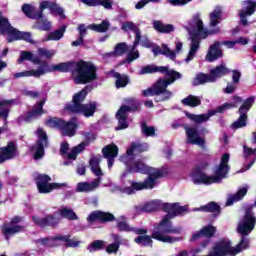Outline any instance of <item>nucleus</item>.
Returning a JSON list of instances; mask_svg holds the SVG:
<instances>
[{
	"label": "nucleus",
	"mask_w": 256,
	"mask_h": 256,
	"mask_svg": "<svg viewBox=\"0 0 256 256\" xmlns=\"http://www.w3.org/2000/svg\"><path fill=\"white\" fill-rule=\"evenodd\" d=\"M163 211L167 213L161 219V221L154 226V231L149 236L146 234H137L138 237L134 239V242L141 247H153V239L160 241V243H177L183 241L182 236L173 237L170 235H181L183 228L181 226L174 227L171 219L187 213V206H181L179 203L175 204H163Z\"/></svg>",
	"instance_id": "obj_1"
},
{
	"label": "nucleus",
	"mask_w": 256,
	"mask_h": 256,
	"mask_svg": "<svg viewBox=\"0 0 256 256\" xmlns=\"http://www.w3.org/2000/svg\"><path fill=\"white\" fill-rule=\"evenodd\" d=\"M30 61L34 65H39L38 69L34 70V72H38V77L58 71V73H71L75 85H87V83L97 81V66L91 61L80 59L78 61L61 62L50 66L49 62L33 55Z\"/></svg>",
	"instance_id": "obj_2"
},
{
	"label": "nucleus",
	"mask_w": 256,
	"mask_h": 256,
	"mask_svg": "<svg viewBox=\"0 0 256 256\" xmlns=\"http://www.w3.org/2000/svg\"><path fill=\"white\" fill-rule=\"evenodd\" d=\"M190 27L193 31L190 32L191 44L189 53L185 59L186 63L193 61L195 59L196 53L199 51L201 47V39H207L209 35H217L219 33V28L205 30V26L203 25V20H201L200 14H195L190 22Z\"/></svg>",
	"instance_id": "obj_3"
},
{
	"label": "nucleus",
	"mask_w": 256,
	"mask_h": 256,
	"mask_svg": "<svg viewBox=\"0 0 256 256\" xmlns=\"http://www.w3.org/2000/svg\"><path fill=\"white\" fill-rule=\"evenodd\" d=\"M89 91H91V87L85 86L82 90L75 93L72 97V101L66 103L64 107L65 111L73 113L74 115H83L86 119L93 117V115L97 113V101H90L84 104L87 95H89Z\"/></svg>",
	"instance_id": "obj_4"
},
{
	"label": "nucleus",
	"mask_w": 256,
	"mask_h": 256,
	"mask_svg": "<svg viewBox=\"0 0 256 256\" xmlns=\"http://www.w3.org/2000/svg\"><path fill=\"white\" fill-rule=\"evenodd\" d=\"M169 175V168L163 166L153 173H150L143 182L130 181V186L123 188V193L133 195L135 191H143L144 189H154L157 185V179H163Z\"/></svg>",
	"instance_id": "obj_5"
},
{
	"label": "nucleus",
	"mask_w": 256,
	"mask_h": 256,
	"mask_svg": "<svg viewBox=\"0 0 256 256\" xmlns=\"http://www.w3.org/2000/svg\"><path fill=\"white\" fill-rule=\"evenodd\" d=\"M143 97H155L156 103H163V101H169L173 97V92L165 89L159 80L153 84L152 87L142 91Z\"/></svg>",
	"instance_id": "obj_6"
},
{
	"label": "nucleus",
	"mask_w": 256,
	"mask_h": 256,
	"mask_svg": "<svg viewBox=\"0 0 256 256\" xmlns=\"http://www.w3.org/2000/svg\"><path fill=\"white\" fill-rule=\"evenodd\" d=\"M121 161L126 165L127 173H143L144 175H151L155 173L158 169L149 167L143 161L132 159L130 156H121Z\"/></svg>",
	"instance_id": "obj_7"
},
{
	"label": "nucleus",
	"mask_w": 256,
	"mask_h": 256,
	"mask_svg": "<svg viewBox=\"0 0 256 256\" xmlns=\"http://www.w3.org/2000/svg\"><path fill=\"white\" fill-rule=\"evenodd\" d=\"M35 181L38 193L42 195L52 193L55 189H61V187H67L65 183H51V176L47 174H39Z\"/></svg>",
	"instance_id": "obj_8"
},
{
	"label": "nucleus",
	"mask_w": 256,
	"mask_h": 256,
	"mask_svg": "<svg viewBox=\"0 0 256 256\" xmlns=\"http://www.w3.org/2000/svg\"><path fill=\"white\" fill-rule=\"evenodd\" d=\"M36 135L38 137L34 149L36 150L33 157L35 161H39V159H43L45 157V147H49V136H47V132L42 127H39L36 130Z\"/></svg>",
	"instance_id": "obj_9"
},
{
	"label": "nucleus",
	"mask_w": 256,
	"mask_h": 256,
	"mask_svg": "<svg viewBox=\"0 0 256 256\" xmlns=\"http://www.w3.org/2000/svg\"><path fill=\"white\" fill-rule=\"evenodd\" d=\"M211 256H235L231 240L222 238L217 241L210 251Z\"/></svg>",
	"instance_id": "obj_10"
},
{
	"label": "nucleus",
	"mask_w": 256,
	"mask_h": 256,
	"mask_svg": "<svg viewBox=\"0 0 256 256\" xmlns=\"http://www.w3.org/2000/svg\"><path fill=\"white\" fill-rule=\"evenodd\" d=\"M229 153L222 155L220 164L216 167L214 175L211 176L212 183H220L222 179H227L231 166H229Z\"/></svg>",
	"instance_id": "obj_11"
},
{
	"label": "nucleus",
	"mask_w": 256,
	"mask_h": 256,
	"mask_svg": "<svg viewBox=\"0 0 256 256\" xmlns=\"http://www.w3.org/2000/svg\"><path fill=\"white\" fill-rule=\"evenodd\" d=\"M32 221L36 227H40L41 229H47V227H50V229H57L61 223V218L55 216V213L48 214L44 217L33 215Z\"/></svg>",
	"instance_id": "obj_12"
},
{
	"label": "nucleus",
	"mask_w": 256,
	"mask_h": 256,
	"mask_svg": "<svg viewBox=\"0 0 256 256\" xmlns=\"http://www.w3.org/2000/svg\"><path fill=\"white\" fill-rule=\"evenodd\" d=\"M209 167V162H203L201 165L196 166L192 170V181L195 185H213V180L211 176L205 174V168Z\"/></svg>",
	"instance_id": "obj_13"
},
{
	"label": "nucleus",
	"mask_w": 256,
	"mask_h": 256,
	"mask_svg": "<svg viewBox=\"0 0 256 256\" xmlns=\"http://www.w3.org/2000/svg\"><path fill=\"white\" fill-rule=\"evenodd\" d=\"M45 102V99L40 100L30 111L26 112L24 116H20L18 121H24L25 123H33V121H37L39 117H42L45 115V113H47V111L43 109Z\"/></svg>",
	"instance_id": "obj_14"
},
{
	"label": "nucleus",
	"mask_w": 256,
	"mask_h": 256,
	"mask_svg": "<svg viewBox=\"0 0 256 256\" xmlns=\"http://www.w3.org/2000/svg\"><path fill=\"white\" fill-rule=\"evenodd\" d=\"M256 217L251 213V208L246 209L243 222L238 225L240 235H248L255 229Z\"/></svg>",
	"instance_id": "obj_15"
},
{
	"label": "nucleus",
	"mask_w": 256,
	"mask_h": 256,
	"mask_svg": "<svg viewBox=\"0 0 256 256\" xmlns=\"http://www.w3.org/2000/svg\"><path fill=\"white\" fill-rule=\"evenodd\" d=\"M45 9H49L52 15H58L60 19H67V16H65V9H63V7H61L56 2H51L49 0H44L40 2V13L38 17H42L43 19L44 17L43 11H45Z\"/></svg>",
	"instance_id": "obj_16"
},
{
	"label": "nucleus",
	"mask_w": 256,
	"mask_h": 256,
	"mask_svg": "<svg viewBox=\"0 0 256 256\" xmlns=\"http://www.w3.org/2000/svg\"><path fill=\"white\" fill-rule=\"evenodd\" d=\"M160 73L166 75L167 78H159L158 81L164 86L165 89L169 87V85H173L178 79H181V73L169 69V66H161Z\"/></svg>",
	"instance_id": "obj_17"
},
{
	"label": "nucleus",
	"mask_w": 256,
	"mask_h": 256,
	"mask_svg": "<svg viewBox=\"0 0 256 256\" xmlns=\"http://www.w3.org/2000/svg\"><path fill=\"white\" fill-rule=\"evenodd\" d=\"M186 137L190 145H198L205 149L206 141L205 138L199 135V130L195 126H186L185 128Z\"/></svg>",
	"instance_id": "obj_18"
},
{
	"label": "nucleus",
	"mask_w": 256,
	"mask_h": 256,
	"mask_svg": "<svg viewBox=\"0 0 256 256\" xmlns=\"http://www.w3.org/2000/svg\"><path fill=\"white\" fill-rule=\"evenodd\" d=\"M17 144L9 141L6 146L0 147V165L17 157Z\"/></svg>",
	"instance_id": "obj_19"
},
{
	"label": "nucleus",
	"mask_w": 256,
	"mask_h": 256,
	"mask_svg": "<svg viewBox=\"0 0 256 256\" xmlns=\"http://www.w3.org/2000/svg\"><path fill=\"white\" fill-rule=\"evenodd\" d=\"M95 221H98V223H111L115 221V215H113L111 212L95 210L89 214L87 217V222L95 223Z\"/></svg>",
	"instance_id": "obj_20"
},
{
	"label": "nucleus",
	"mask_w": 256,
	"mask_h": 256,
	"mask_svg": "<svg viewBox=\"0 0 256 256\" xmlns=\"http://www.w3.org/2000/svg\"><path fill=\"white\" fill-rule=\"evenodd\" d=\"M244 5L246 6V8L239 11L240 24L243 25V27H247V25H249L247 17H251V15L255 14L256 1L246 0L244 1Z\"/></svg>",
	"instance_id": "obj_21"
},
{
	"label": "nucleus",
	"mask_w": 256,
	"mask_h": 256,
	"mask_svg": "<svg viewBox=\"0 0 256 256\" xmlns=\"http://www.w3.org/2000/svg\"><path fill=\"white\" fill-rule=\"evenodd\" d=\"M25 226L23 225H13L9 222H5L1 226V233L5 237L7 241L11 239V237H15L18 233H24Z\"/></svg>",
	"instance_id": "obj_22"
},
{
	"label": "nucleus",
	"mask_w": 256,
	"mask_h": 256,
	"mask_svg": "<svg viewBox=\"0 0 256 256\" xmlns=\"http://www.w3.org/2000/svg\"><path fill=\"white\" fill-rule=\"evenodd\" d=\"M215 233H217V227L209 224L201 228V230L197 231L196 233L192 234L190 238V243L193 241H198V239H212L215 237Z\"/></svg>",
	"instance_id": "obj_23"
},
{
	"label": "nucleus",
	"mask_w": 256,
	"mask_h": 256,
	"mask_svg": "<svg viewBox=\"0 0 256 256\" xmlns=\"http://www.w3.org/2000/svg\"><path fill=\"white\" fill-rule=\"evenodd\" d=\"M77 129H79V122H77V118L73 117L69 121L64 120L60 131L63 137H75Z\"/></svg>",
	"instance_id": "obj_24"
},
{
	"label": "nucleus",
	"mask_w": 256,
	"mask_h": 256,
	"mask_svg": "<svg viewBox=\"0 0 256 256\" xmlns=\"http://www.w3.org/2000/svg\"><path fill=\"white\" fill-rule=\"evenodd\" d=\"M149 151V144L148 143H140V142H132L129 149L126 151V155L124 157H131V159H135L134 153H145Z\"/></svg>",
	"instance_id": "obj_25"
},
{
	"label": "nucleus",
	"mask_w": 256,
	"mask_h": 256,
	"mask_svg": "<svg viewBox=\"0 0 256 256\" xmlns=\"http://www.w3.org/2000/svg\"><path fill=\"white\" fill-rule=\"evenodd\" d=\"M36 243H38L39 245H42L43 247H49L50 249L61 247V234H58L52 237L37 239Z\"/></svg>",
	"instance_id": "obj_26"
},
{
	"label": "nucleus",
	"mask_w": 256,
	"mask_h": 256,
	"mask_svg": "<svg viewBox=\"0 0 256 256\" xmlns=\"http://www.w3.org/2000/svg\"><path fill=\"white\" fill-rule=\"evenodd\" d=\"M118 231L126 233H135V235H146L149 230L145 228H135L128 225L126 221H119L116 224Z\"/></svg>",
	"instance_id": "obj_27"
},
{
	"label": "nucleus",
	"mask_w": 256,
	"mask_h": 256,
	"mask_svg": "<svg viewBox=\"0 0 256 256\" xmlns=\"http://www.w3.org/2000/svg\"><path fill=\"white\" fill-rule=\"evenodd\" d=\"M220 45L221 43L215 42L210 46V49L206 55V60L209 61V63H213L214 61H217L219 57H223V51L221 48H219Z\"/></svg>",
	"instance_id": "obj_28"
},
{
	"label": "nucleus",
	"mask_w": 256,
	"mask_h": 256,
	"mask_svg": "<svg viewBox=\"0 0 256 256\" xmlns=\"http://www.w3.org/2000/svg\"><path fill=\"white\" fill-rule=\"evenodd\" d=\"M152 26L154 31L165 35L173 33V31H175V26H173V24H164L161 20H154L152 22Z\"/></svg>",
	"instance_id": "obj_29"
},
{
	"label": "nucleus",
	"mask_w": 256,
	"mask_h": 256,
	"mask_svg": "<svg viewBox=\"0 0 256 256\" xmlns=\"http://www.w3.org/2000/svg\"><path fill=\"white\" fill-rule=\"evenodd\" d=\"M232 103H224L220 106L217 107V112L218 113H223L224 111H229L231 109H237V107H239V105H241V103H243V98H241L238 95H234L232 96Z\"/></svg>",
	"instance_id": "obj_30"
},
{
	"label": "nucleus",
	"mask_w": 256,
	"mask_h": 256,
	"mask_svg": "<svg viewBox=\"0 0 256 256\" xmlns=\"http://www.w3.org/2000/svg\"><path fill=\"white\" fill-rule=\"evenodd\" d=\"M110 74L112 77H114V79H116V89H123L126 85H129V76H127V74H121L119 72H116L115 70H111Z\"/></svg>",
	"instance_id": "obj_31"
},
{
	"label": "nucleus",
	"mask_w": 256,
	"mask_h": 256,
	"mask_svg": "<svg viewBox=\"0 0 256 256\" xmlns=\"http://www.w3.org/2000/svg\"><path fill=\"white\" fill-rule=\"evenodd\" d=\"M87 7H104V9H113V0H80Z\"/></svg>",
	"instance_id": "obj_32"
},
{
	"label": "nucleus",
	"mask_w": 256,
	"mask_h": 256,
	"mask_svg": "<svg viewBox=\"0 0 256 256\" xmlns=\"http://www.w3.org/2000/svg\"><path fill=\"white\" fill-rule=\"evenodd\" d=\"M167 205H175V203H166ZM163 205L165 203H161L160 200H154L151 202H148L142 206V211L145 213H155V211H159V209H162L163 211Z\"/></svg>",
	"instance_id": "obj_33"
},
{
	"label": "nucleus",
	"mask_w": 256,
	"mask_h": 256,
	"mask_svg": "<svg viewBox=\"0 0 256 256\" xmlns=\"http://www.w3.org/2000/svg\"><path fill=\"white\" fill-rule=\"evenodd\" d=\"M228 73H231V70L225 67V64H220L214 69L210 70V76L213 79L214 83L215 81H217V79H221V77H225V75H228Z\"/></svg>",
	"instance_id": "obj_34"
},
{
	"label": "nucleus",
	"mask_w": 256,
	"mask_h": 256,
	"mask_svg": "<svg viewBox=\"0 0 256 256\" xmlns=\"http://www.w3.org/2000/svg\"><path fill=\"white\" fill-rule=\"evenodd\" d=\"M127 117V112L119 108V110L116 113V119L118 120V126H116L115 128L116 131H122L123 129H127L129 127Z\"/></svg>",
	"instance_id": "obj_35"
},
{
	"label": "nucleus",
	"mask_w": 256,
	"mask_h": 256,
	"mask_svg": "<svg viewBox=\"0 0 256 256\" xmlns=\"http://www.w3.org/2000/svg\"><path fill=\"white\" fill-rule=\"evenodd\" d=\"M101 183V179H96L90 183L88 182H80L77 185V191L79 193H83V192H89V191H93L94 189H97V187H99Z\"/></svg>",
	"instance_id": "obj_36"
},
{
	"label": "nucleus",
	"mask_w": 256,
	"mask_h": 256,
	"mask_svg": "<svg viewBox=\"0 0 256 256\" xmlns=\"http://www.w3.org/2000/svg\"><path fill=\"white\" fill-rule=\"evenodd\" d=\"M22 12L29 19H43V16H39L41 13V4L39 5V10L36 12L33 10V6L30 4H24L22 5Z\"/></svg>",
	"instance_id": "obj_37"
},
{
	"label": "nucleus",
	"mask_w": 256,
	"mask_h": 256,
	"mask_svg": "<svg viewBox=\"0 0 256 256\" xmlns=\"http://www.w3.org/2000/svg\"><path fill=\"white\" fill-rule=\"evenodd\" d=\"M205 83H214V80L211 77V74H205L203 72H200L196 74V77L193 79L192 85H194V87H197L199 85H205Z\"/></svg>",
	"instance_id": "obj_38"
},
{
	"label": "nucleus",
	"mask_w": 256,
	"mask_h": 256,
	"mask_svg": "<svg viewBox=\"0 0 256 256\" xmlns=\"http://www.w3.org/2000/svg\"><path fill=\"white\" fill-rule=\"evenodd\" d=\"M200 211H204V213H214V215L217 217L221 215V206L217 204V202L212 201L204 206H201Z\"/></svg>",
	"instance_id": "obj_39"
},
{
	"label": "nucleus",
	"mask_w": 256,
	"mask_h": 256,
	"mask_svg": "<svg viewBox=\"0 0 256 256\" xmlns=\"http://www.w3.org/2000/svg\"><path fill=\"white\" fill-rule=\"evenodd\" d=\"M111 28V23L107 20H103L100 24H90L87 29L95 31L96 33H107Z\"/></svg>",
	"instance_id": "obj_40"
},
{
	"label": "nucleus",
	"mask_w": 256,
	"mask_h": 256,
	"mask_svg": "<svg viewBox=\"0 0 256 256\" xmlns=\"http://www.w3.org/2000/svg\"><path fill=\"white\" fill-rule=\"evenodd\" d=\"M245 195H247V188L242 187L240 188L237 193H235L234 195H231L227 201H226V207H231V205H233V203H237V201H241L243 199V197H245Z\"/></svg>",
	"instance_id": "obj_41"
},
{
	"label": "nucleus",
	"mask_w": 256,
	"mask_h": 256,
	"mask_svg": "<svg viewBox=\"0 0 256 256\" xmlns=\"http://www.w3.org/2000/svg\"><path fill=\"white\" fill-rule=\"evenodd\" d=\"M182 105L184 107H199L201 105V98L199 96H195L193 94L188 95L186 98L181 100Z\"/></svg>",
	"instance_id": "obj_42"
},
{
	"label": "nucleus",
	"mask_w": 256,
	"mask_h": 256,
	"mask_svg": "<svg viewBox=\"0 0 256 256\" xmlns=\"http://www.w3.org/2000/svg\"><path fill=\"white\" fill-rule=\"evenodd\" d=\"M13 103H15V100L0 101V117L5 122H7V119L9 118V112L11 111L7 105H13Z\"/></svg>",
	"instance_id": "obj_43"
},
{
	"label": "nucleus",
	"mask_w": 256,
	"mask_h": 256,
	"mask_svg": "<svg viewBox=\"0 0 256 256\" xmlns=\"http://www.w3.org/2000/svg\"><path fill=\"white\" fill-rule=\"evenodd\" d=\"M103 157L116 158L119 155V147L115 144H108L102 149Z\"/></svg>",
	"instance_id": "obj_44"
},
{
	"label": "nucleus",
	"mask_w": 256,
	"mask_h": 256,
	"mask_svg": "<svg viewBox=\"0 0 256 256\" xmlns=\"http://www.w3.org/2000/svg\"><path fill=\"white\" fill-rule=\"evenodd\" d=\"M64 121V119L59 117H50L45 121V125L50 129H58V131H61Z\"/></svg>",
	"instance_id": "obj_45"
},
{
	"label": "nucleus",
	"mask_w": 256,
	"mask_h": 256,
	"mask_svg": "<svg viewBox=\"0 0 256 256\" xmlns=\"http://www.w3.org/2000/svg\"><path fill=\"white\" fill-rule=\"evenodd\" d=\"M184 115H186V117L188 119H190V121H193V123H196L197 125L201 124V123H205V121H209V115L207 114H191L190 112L185 111Z\"/></svg>",
	"instance_id": "obj_46"
},
{
	"label": "nucleus",
	"mask_w": 256,
	"mask_h": 256,
	"mask_svg": "<svg viewBox=\"0 0 256 256\" xmlns=\"http://www.w3.org/2000/svg\"><path fill=\"white\" fill-rule=\"evenodd\" d=\"M99 163H101V159L97 157L90 158L89 160L91 171L94 173V175H96V177H101L103 175V171L101 170Z\"/></svg>",
	"instance_id": "obj_47"
},
{
	"label": "nucleus",
	"mask_w": 256,
	"mask_h": 256,
	"mask_svg": "<svg viewBox=\"0 0 256 256\" xmlns=\"http://www.w3.org/2000/svg\"><path fill=\"white\" fill-rule=\"evenodd\" d=\"M253 103H255L254 97L247 98L238 109L239 115H247V113H249V111L253 107Z\"/></svg>",
	"instance_id": "obj_48"
},
{
	"label": "nucleus",
	"mask_w": 256,
	"mask_h": 256,
	"mask_svg": "<svg viewBox=\"0 0 256 256\" xmlns=\"http://www.w3.org/2000/svg\"><path fill=\"white\" fill-rule=\"evenodd\" d=\"M66 29L67 26H61L58 30L50 32L46 37V41H59L65 35Z\"/></svg>",
	"instance_id": "obj_49"
},
{
	"label": "nucleus",
	"mask_w": 256,
	"mask_h": 256,
	"mask_svg": "<svg viewBox=\"0 0 256 256\" xmlns=\"http://www.w3.org/2000/svg\"><path fill=\"white\" fill-rule=\"evenodd\" d=\"M59 215L63 219H68V221H77V219H79V217L77 216V213H75V211H73V209H71V208L60 209Z\"/></svg>",
	"instance_id": "obj_50"
},
{
	"label": "nucleus",
	"mask_w": 256,
	"mask_h": 256,
	"mask_svg": "<svg viewBox=\"0 0 256 256\" xmlns=\"http://www.w3.org/2000/svg\"><path fill=\"white\" fill-rule=\"evenodd\" d=\"M127 51H129V46L127 43L120 42L115 45L114 51L110 53V55H114V57H123Z\"/></svg>",
	"instance_id": "obj_51"
},
{
	"label": "nucleus",
	"mask_w": 256,
	"mask_h": 256,
	"mask_svg": "<svg viewBox=\"0 0 256 256\" xmlns=\"http://www.w3.org/2000/svg\"><path fill=\"white\" fill-rule=\"evenodd\" d=\"M127 105H122L120 107V109H123L124 112L126 113H131V112H135V111H139V107H140V104L139 102H137V100L133 99V98H130L127 100Z\"/></svg>",
	"instance_id": "obj_52"
},
{
	"label": "nucleus",
	"mask_w": 256,
	"mask_h": 256,
	"mask_svg": "<svg viewBox=\"0 0 256 256\" xmlns=\"http://www.w3.org/2000/svg\"><path fill=\"white\" fill-rule=\"evenodd\" d=\"M221 15H223L221 8H216L210 13V27H217V25H219V21H221Z\"/></svg>",
	"instance_id": "obj_53"
},
{
	"label": "nucleus",
	"mask_w": 256,
	"mask_h": 256,
	"mask_svg": "<svg viewBox=\"0 0 256 256\" xmlns=\"http://www.w3.org/2000/svg\"><path fill=\"white\" fill-rule=\"evenodd\" d=\"M6 33H8V43H13V41H21V31H19L17 28L10 26Z\"/></svg>",
	"instance_id": "obj_54"
},
{
	"label": "nucleus",
	"mask_w": 256,
	"mask_h": 256,
	"mask_svg": "<svg viewBox=\"0 0 256 256\" xmlns=\"http://www.w3.org/2000/svg\"><path fill=\"white\" fill-rule=\"evenodd\" d=\"M34 29H38V31H51V22L43 18L36 19Z\"/></svg>",
	"instance_id": "obj_55"
},
{
	"label": "nucleus",
	"mask_w": 256,
	"mask_h": 256,
	"mask_svg": "<svg viewBox=\"0 0 256 256\" xmlns=\"http://www.w3.org/2000/svg\"><path fill=\"white\" fill-rule=\"evenodd\" d=\"M83 137L84 141H82L80 145H82V147L85 149V147H89V145H91V143L97 139V134L93 132H84Z\"/></svg>",
	"instance_id": "obj_56"
},
{
	"label": "nucleus",
	"mask_w": 256,
	"mask_h": 256,
	"mask_svg": "<svg viewBox=\"0 0 256 256\" xmlns=\"http://www.w3.org/2000/svg\"><path fill=\"white\" fill-rule=\"evenodd\" d=\"M122 31H133V33H135V37H137L138 35H141V30L139 29V27H137V25H135L134 22H124L122 24L121 27Z\"/></svg>",
	"instance_id": "obj_57"
},
{
	"label": "nucleus",
	"mask_w": 256,
	"mask_h": 256,
	"mask_svg": "<svg viewBox=\"0 0 256 256\" xmlns=\"http://www.w3.org/2000/svg\"><path fill=\"white\" fill-rule=\"evenodd\" d=\"M153 73H161V66L146 65L140 70V75H151Z\"/></svg>",
	"instance_id": "obj_58"
},
{
	"label": "nucleus",
	"mask_w": 256,
	"mask_h": 256,
	"mask_svg": "<svg viewBox=\"0 0 256 256\" xmlns=\"http://www.w3.org/2000/svg\"><path fill=\"white\" fill-rule=\"evenodd\" d=\"M61 242L65 243V247L66 249H69V247H79V243H81L80 241H74L71 239V235L67 234V235H61Z\"/></svg>",
	"instance_id": "obj_59"
},
{
	"label": "nucleus",
	"mask_w": 256,
	"mask_h": 256,
	"mask_svg": "<svg viewBox=\"0 0 256 256\" xmlns=\"http://www.w3.org/2000/svg\"><path fill=\"white\" fill-rule=\"evenodd\" d=\"M247 247H249V242L247 241V238L243 236L240 242L235 247H233L234 255H238V253H241V251H245Z\"/></svg>",
	"instance_id": "obj_60"
},
{
	"label": "nucleus",
	"mask_w": 256,
	"mask_h": 256,
	"mask_svg": "<svg viewBox=\"0 0 256 256\" xmlns=\"http://www.w3.org/2000/svg\"><path fill=\"white\" fill-rule=\"evenodd\" d=\"M39 72H35V70H25L23 72H17L14 74V79H21V77H35L36 79H39L40 76H38Z\"/></svg>",
	"instance_id": "obj_61"
},
{
	"label": "nucleus",
	"mask_w": 256,
	"mask_h": 256,
	"mask_svg": "<svg viewBox=\"0 0 256 256\" xmlns=\"http://www.w3.org/2000/svg\"><path fill=\"white\" fill-rule=\"evenodd\" d=\"M83 151H85V148L83 147V145L78 144L77 146H74L71 149L70 153L67 155V158L75 161V159H77V156L79 155V153H83Z\"/></svg>",
	"instance_id": "obj_62"
},
{
	"label": "nucleus",
	"mask_w": 256,
	"mask_h": 256,
	"mask_svg": "<svg viewBox=\"0 0 256 256\" xmlns=\"http://www.w3.org/2000/svg\"><path fill=\"white\" fill-rule=\"evenodd\" d=\"M247 127V114H240L238 121L232 124V129H241Z\"/></svg>",
	"instance_id": "obj_63"
},
{
	"label": "nucleus",
	"mask_w": 256,
	"mask_h": 256,
	"mask_svg": "<svg viewBox=\"0 0 256 256\" xmlns=\"http://www.w3.org/2000/svg\"><path fill=\"white\" fill-rule=\"evenodd\" d=\"M11 28V23H9V19L3 17V12H0V31L1 33H7V31Z\"/></svg>",
	"instance_id": "obj_64"
}]
</instances>
